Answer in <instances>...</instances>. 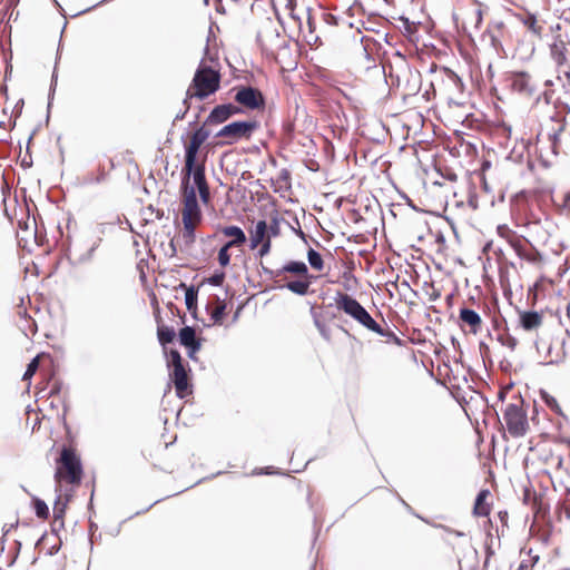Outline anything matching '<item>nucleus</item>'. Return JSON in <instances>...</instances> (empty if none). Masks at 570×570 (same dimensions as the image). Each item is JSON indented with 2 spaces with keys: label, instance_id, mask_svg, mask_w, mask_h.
<instances>
[{
  "label": "nucleus",
  "instance_id": "obj_1",
  "mask_svg": "<svg viewBox=\"0 0 570 570\" xmlns=\"http://www.w3.org/2000/svg\"><path fill=\"white\" fill-rule=\"evenodd\" d=\"M336 307L351 316L358 324L379 335H385L384 330L377 324L370 313L352 296L340 293L335 297Z\"/></svg>",
  "mask_w": 570,
  "mask_h": 570
},
{
  "label": "nucleus",
  "instance_id": "obj_2",
  "mask_svg": "<svg viewBox=\"0 0 570 570\" xmlns=\"http://www.w3.org/2000/svg\"><path fill=\"white\" fill-rule=\"evenodd\" d=\"M503 420L512 438H522L528 433L529 420L521 397H514L512 402L505 404Z\"/></svg>",
  "mask_w": 570,
  "mask_h": 570
},
{
  "label": "nucleus",
  "instance_id": "obj_3",
  "mask_svg": "<svg viewBox=\"0 0 570 570\" xmlns=\"http://www.w3.org/2000/svg\"><path fill=\"white\" fill-rule=\"evenodd\" d=\"M81 475L82 466L80 459L71 449L63 448L60 454V459L57 462V469L55 473L56 482L60 483L62 480H66L71 484L80 483Z\"/></svg>",
  "mask_w": 570,
  "mask_h": 570
},
{
  "label": "nucleus",
  "instance_id": "obj_4",
  "mask_svg": "<svg viewBox=\"0 0 570 570\" xmlns=\"http://www.w3.org/2000/svg\"><path fill=\"white\" fill-rule=\"evenodd\" d=\"M219 88V73L202 62L193 79V87L189 88L188 92L194 89L191 96H196L200 99L214 94Z\"/></svg>",
  "mask_w": 570,
  "mask_h": 570
},
{
  "label": "nucleus",
  "instance_id": "obj_5",
  "mask_svg": "<svg viewBox=\"0 0 570 570\" xmlns=\"http://www.w3.org/2000/svg\"><path fill=\"white\" fill-rule=\"evenodd\" d=\"M181 174V191L186 193L188 188H194L195 190L197 188L202 203L207 205L210 199V191L206 181L204 165H196L195 163L190 173L188 174L187 160H185V166Z\"/></svg>",
  "mask_w": 570,
  "mask_h": 570
},
{
  "label": "nucleus",
  "instance_id": "obj_6",
  "mask_svg": "<svg viewBox=\"0 0 570 570\" xmlns=\"http://www.w3.org/2000/svg\"><path fill=\"white\" fill-rule=\"evenodd\" d=\"M167 365L170 368V379L175 385L178 397L184 399L188 393V375L178 351L171 350L167 355Z\"/></svg>",
  "mask_w": 570,
  "mask_h": 570
},
{
  "label": "nucleus",
  "instance_id": "obj_7",
  "mask_svg": "<svg viewBox=\"0 0 570 570\" xmlns=\"http://www.w3.org/2000/svg\"><path fill=\"white\" fill-rule=\"evenodd\" d=\"M256 127V122L253 121H234L224 126L216 136L219 138H228L227 144H234L242 138L250 137Z\"/></svg>",
  "mask_w": 570,
  "mask_h": 570
},
{
  "label": "nucleus",
  "instance_id": "obj_8",
  "mask_svg": "<svg viewBox=\"0 0 570 570\" xmlns=\"http://www.w3.org/2000/svg\"><path fill=\"white\" fill-rule=\"evenodd\" d=\"M183 223L199 224L202 220V210L194 188H188L186 193H183Z\"/></svg>",
  "mask_w": 570,
  "mask_h": 570
},
{
  "label": "nucleus",
  "instance_id": "obj_9",
  "mask_svg": "<svg viewBox=\"0 0 570 570\" xmlns=\"http://www.w3.org/2000/svg\"><path fill=\"white\" fill-rule=\"evenodd\" d=\"M509 82L513 91L525 97L532 96L537 90V82L528 72L511 73Z\"/></svg>",
  "mask_w": 570,
  "mask_h": 570
},
{
  "label": "nucleus",
  "instance_id": "obj_10",
  "mask_svg": "<svg viewBox=\"0 0 570 570\" xmlns=\"http://www.w3.org/2000/svg\"><path fill=\"white\" fill-rule=\"evenodd\" d=\"M209 137V131L204 127L198 128L191 136L189 144L186 146L185 160H187V171L188 174L194 166L198 150L200 146L207 140Z\"/></svg>",
  "mask_w": 570,
  "mask_h": 570
},
{
  "label": "nucleus",
  "instance_id": "obj_11",
  "mask_svg": "<svg viewBox=\"0 0 570 570\" xmlns=\"http://www.w3.org/2000/svg\"><path fill=\"white\" fill-rule=\"evenodd\" d=\"M550 57L553 60L556 68L570 63V49L568 48V40L562 35L554 37L550 43Z\"/></svg>",
  "mask_w": 570,
  "mask_h": 570
},
{
  "label": "nucleus",
  "instance_id": "obj_12",
  "mask_svg": "<svg viewBox=\"0 0 570 570\" xmlns=\"http://www.w3.org/2000/svg\"><path fill=\"white\" fill-rule=\"evenodd\" d=\"M235 100L249 109H256L263 104L261 92L252 87H244L238 90Z\"/></svg>",
  "mask_w": 570,
  "mask_h": 570
},
{
  "label": "nucleus",
  "instance_id": "obj_13",
  "mask_svg": "<svg viewBox=\"0 0 570 570\" xmlns=\"http://www.w3.org/2000/svg\"><path fill=\"white\" fill-rule=\"evenodd\" d=\"M459 318L462 326L470 327L471 333L476 334L480 332L482 318L475 311L463 307L460 309Z\"/></svg>",
  "mask_w": 570,
  "mask_h": 570
},
{
  "label": "nucleus",
  "instance_id": "obj_14",
  "mask_svg": "<svg viewBox=\"0 0 570 570\" xmlns=\"http://www.w3.org/2000/svg\"><path fill=\"white\" fill-rule=\"evenodd\" d=\"M267 238H271L267 223L265 220H258L249 230V248L256 249L261 243L265 242Z\"/></svg>",
  "mask_w": 570,
  "mask_h": 570
},
{
  "label": "nucleus",
  "instance_id": "obj_15",
  "mask_svg": "<svg viewBox=\"0 0 570 570\" xmlns=\"http://www.w3.org/2000/svg\"><path fill=\"white\" fill-rule=\"evenodd\" d=\"M179 341L181 345L188 348L190 357H194V354L200 350V342L196 338V332L190 326L180 330Z\"/></svg>",
  "mask_w": 570,
  "mask_h": 570
},
{
  "label": "nucleus",
  "instance_id": "obj_16",
  "mask_svg": "<svg viewBox=\"0 0 570 570\" xmlns=\"http://www.w3.org/2000/svg\"><path fill=\"white\" fill-rule=\"evenodd\" d=\"M543 322L542 314L535 311L519 312V324L524 331L538 330Z\"/></svg>",
  "mask_w": 570,
  "mask_h": 570
},
{
  "label": "nucleus",
  "instance_id": "obj_17",
  "mask_svg": "<svg viewBox=\"0 0 570 570\" xmlns=\"http://www.w3.org/2000/svg\"><path fill=\"white\" fill-rule=\"evenodd\" d=\"M238 111H239L238 107H236L232 104L220 105V106L215 107L212 110V112L208 117V121L215 122V124H220V122H224L225 120H227L230 116L237 114Z\"/></svg>",
  "mask_w": 570,
  "mask_h": 570
},
{
  "label": "nucleus",
  "instance_id": "obj_18",
  "mask_svg": "<svg viewBox=\"0 0 570 570\" xmlns=\"http://www.w3.org/2000/svg\"><path fill=\"white\" fill-rule=\"evenodd\" d=\"M222 233L224 236L232 238L227 242V247H238L246 243V235L238 226H226L222 229Z\"/></svg>",
  "mask_w": 570,
  "mask_h": 570
},
{
  "label": "nucleus",
  "instance_id": "obj_19",
  "mask_svg": "<svg viewBox=\"0 0 570 570\" xmlns=\"http://www.w3.org/2000/svg\"><path fill=\"white\" fill-rule=\"evenodd\" d=\"M490 497L489 490H481L476 495L473 514L476 517H488L490 513V504L487 502V499Z\"/></svg>",
  "mask_w": 570,
  "mask_h": 570
},
{
  "label": "nucleus",
  "instance_id": "obj_20",
  "mask_svg": "<svg viewBox=\"0 0 570 570\" xmlns=\"http://www.w3.org/2000/svg\"><path fill=\"white\" fill-rule=\"evenodd\" d=\"M557 80L566 91H570V63L556 68Z\"/></svg>",
  "mask_w": 570,
  "mask_h": 570
},
{
  "label": "nucleus",
  "instance_id": "obj_21",
  "mask_svg": "<svg viewBox=\"0 0 570 570\" xmlns=\"http://www.w3.org/2000/svg\"><path fill=\"white\" fill-rule=\"evenodd\" d=\"M184 229L181 238L186 246H190L195 242V229L198 224L183 223Z\"/></svg>",
  "mask_w": 570,
  "mask_h": 570
},
{
  "label": "nucleus",
  "instance_id": "obj_22",
  "mask_svg": "<svg viewBox=\"0 0 570 570\" xmlns=\"http://www.w3.org/2000/svg\"><path fill=\"white\" fill-rule=\"evenodd\" d=\"M307 261L311 267L315 271L321 272L324 267V262L321 254L313 248L307 252Z\"/></svg>",
  "mask_w": 570,
  "mask_h": 570
},
{
  "label": "nucleus",
  "instance_id": "obj_23",
  "mask_svg": "<svg viewBox=\"0 0 570 570\" xmlns=\"http://www.w3.org/2000/svg\"><path fill=\"white\" fill-rule=\"evenodd\" d=\"M509 242H510L511 246L514 248V250H515V253L518 254L519 257L524 258V259H527L529 262H533L534 261V258L531 257L527 253V249H525L524 245L522 244V242L518 237L513 236Z\"/></svg>",
  "mask_w": 570,
  "mask_h": 570
},
{
  "label": "nucleus",
  "instance_id": "obj_24",
  "mask_svg": "<svg viewBox=\"0 0 570 570\" xmlns=\"http://www.w3.org/2000/svg\"><path fill=\"white\" fill-rule=\"evenodd\" d=\"M282 271L298 275H306L308 269L304 262H289L283 267Z\"/></svg>",
  "mask_w": 570,
  "mask_h": 570
},
{
  "label": "nucleus",
  "instance_id": "obj_25",
  "mask_svg": "<svg viewBox=\"0 0 570 570\" xmlns=\"http://www.w3.org/2000/svg\"><path fill=\"white\" fill-rule=\"evenodd\" d=\"M309 283L306 281H293L286 284V288L297 295H305L308 292Z\"/></svg>",
  "mask_w": 570,
  "mask_h": 570
},
{
  "label": "nucleus",
  "instance_id": "obj_26",
  "mask_svg": "<svg viewBox=\"0 0 570 570\" xmlns=\"http://www.w3.org/2000/svg\"><path fill=\"white\" fill-rule=\"evenodd\" d=\"M175 331L170 327H159L158 328V340L161 345H166L167 343L173 342L175 338Z\"/></svg>",
  "mask_w": 570,
  "mask_h": 570
},
{
  "label": "nucleus",
  "instance_id": "obj_27",
  "mask_svg": "<svg viewBox=\"0 0 570 570\" xmlns=\"http://www.w3.org/2000/svg\"><path fill=\"white\" fill-rule=\"evenodd\" d=\"M185 304L188 311L196 307L197 304V291L194 287H189L185 293Z\"/></svg>",
  "mask_w": 570,
  "mask_h": 570
},
{
  "label": "nucleus",
  "instance_id": "obj_28",
  "mask_svg": "<svg viewBox=\"0 0 570 570\" xmlns=\"http://www.w3.org/2000/svg\"><path fill=\"white\" fill-rule=\"evenodd\" d=\"M230 247H227V243L218 252V263L222 267L229 265L230 255L228 253Z\"/></svg>",
  "mask_w": 570,
  "mask_h": 570
},
{
  "label": "nucleus",
  "instance_id": "obj_29",
  "mask_svg": "<svg viewBox=\"0 0 570 570\" xmlns=\"http://www.w3.org/2000/svg\"><path fill=\"white\" fill-rule=\"evenodd\" d=\"M35 512L37 517L46 519L49 515L48 505L42 500L37 499L35 501Z\"/></svg>",
  "mask_w": 570,
  "mask_h": 570
},
{
  "label": "nucleus",
  "instance_id": "obj_30",
  "mask_svg": "<svg viewBox=\"0 0 570 570\" xmlns=\"http://www.w3.org/2000/svg\"><path fill=\"white\" fill-rule=\"evenodd\" d=\"M541 397L544 401V403L554 412L560 413V406L558 404V401L552 395L548 394L547 392L541 393Z\"/></svg>",
  "mask_w": 570,
  "mask_h": 570
},
{
  "label": "nucleus",
  "instance_id": "obj_31",
  "mask_svg": "<svg viewBox=\"0 0 570 570\" xmlns=\"http://www.w3.org/2000/svg\"><path fill=\"white\" fill-rule=\"evenodd\" d=\"M39 366V357H35L27 366V370L23 374L22 380L28 381L32 377V375L36 373L37 368Z\"/></svg>",
  "mask_w": 570,
  "mask_h": 570
},
{
  "label": "nucleus",
  "instance_id": "obj_32",
  "mask_svg": "<svg viewBox=\"0 0 570 570\" xmlns=\"http://www.w3.org/2000/svg\"><path fill=\"white\" fill-rule=\"evenodd\" d=\"M224 312H225V305L224 304L217 305L214 308V311L212 312V320L215 323H219L223 318Z\"/></svg>",
  "mask_w": 570,
  "mask_h": 570
},
{
  "label": "nucleus",
  "instance_id": "obj_33",
  "mask_svg": "<svg viewBox=\"0 0 570 570\" xmlns=\"http://www.w3.org/2000/svg\"><path fill=\"white\" fill-rule=\"evenodd\" d=\"M224 279H225V273L219 272V273H215L214 275H212L208 278V283L214 286H220L223 284Z\"/></svg>",
  "mask_w": 570,
  "mask_h": 570
},
{
  "label": "nucleus",
  "instance_id": "obj_34",
  "mask_svg": "<svg viewBox=\"0 0 570 570\" xmlns=\"http://www.w3.org/2000/svg\"><path fill=\"white\" fill-rule=\"evenodd\" d=\"M499 341L501 342L502 345L509 347L510 350H514L518 344V341L510 335H508L507 337L500 336Z\"/></svg>",
  "mask_w": 570,
  "mask_h": 570
},
{
  "label": "nucleus",
  "instance_id": "obj_35",
  "mask_svg": "<svg viewBox=\"0 0 570 570\" xmlns=\"http://www.w3.org/2000/svg\"><path fill=\"white\" fill-rule=\"evenodd\" d=\"M259 249H258V256L259 257H264L266 256L269 252H271V246H272V240L271 238H267L265 242L261 243L259 245Z\"/></svg>",
  "mask_w": 570,
  "mask_h": 570
},
{
  "label": "nucleus",
  "instance_id": "obj_36",
  "mask_svg": "<svg viewBox=\"0 0 570 570\" xmlns=\"http://www.w3.org/2000/svg\"><path fill=\"white\" fill-rule=\"evenodd\" d=\"M525 23L533 33L540 35L541 27L538 26L537 20L534 18H530Z\"/></svg>",
  "mask_w": 570,
  "mask_h": 570
},
{
  "label": "nucleus",
  "instance_id": "obj_37",
  "mask_svg": "<svg viewBox=\"0 0 570 570\" xmlns=\"http://www.w3.org/2000/svg\"><path fill=\"white\" fill-rule=\"evenodd\" d=\"M65 511V504L60 503L59 501H57L55 503V507H53V514H55V518L58 519V518H61L62 513Z\"/></svg>",
  "mask_w": 570,
  "mask_h": 570
},
{
  "label": "nucleus",
  "instance_id": "obj_38",
  "mask_svg": "<svg viewBox=\"0 0 570 570\" xmlns=\"http://www.w3.org/2000/svg\"><path fill=\"white\" fill-rule=\"evenodd\" d=\"M471 19L474 21L475 28H479V26L482 22V12L481 10H475L471 17Z\"/></svg>",
  "mask_w": 570,
  "mask_h": 570
},
{
  "label": "nucleus",
  "instance_id": "obj_39",
  "mask_svg": "<svg viewBox=\"0 0 570 570\" xmlns=\"http://www.w3.org/2000/svg\"><path fill=\"white\" fill-rule=\"evenodd\" d=\"M561 128L558 131H554L552 135H549L550 139L552 140V148L556 151L557 142L561 132Z\"/></svg>",
  "mask_w": 570,
  "mask_h": 570
},
{
  "label": "nucleus",
  "instance_id": "obj_40",
  "mask_svg": "<svg viewBox=\"0 0 570 570\" xmlns=\"http://www.w3.org/2000/svg\"><path fill=\"white\" fill-rule=\"evenodd\" d=\"M562 206L567 212L570 213V193L563 195Z\"/></svg>",
  "mask_w": 570,
  "mask_h": 570
},
{
  "label": "nucleus",
  "instance_id": "obj_41",
  "mask_svg": "<svg viewBox=\"0 0 570 570\" xmlns=\"http://www.w3.org/2000/svg\"><path fill=\"white\" fill-rule=\"evenodd\" d=\"M105 178V173H101L100 176L94 178V177H87L86 183L92 184V183H100Z\"/></svg>",
  "mask_w": 570,
  "mask_h": 570
},
{
  "label": "nucleus",
  "instance_id": "obj_42",
  "mask_svg": "<svg viewBox=\"0 0 570 570\" xmlns=\"http://www.w3.org/2000/svg\"><path fill=\"white\" fill-rule=\"evenodd\" d=\"M384 336L389 337V340H393L395 343L400 344V338L393 332L384 331Z\"/></svg>",
  "mask_w": 570,
  "mask_h": 570
},
{
  "label": "nucleus",
  "instance_id": "obj_43",
  "mask_svg": "<svg viewBox=\"0 0 570 570\" xmlns=\"http://www.w3.org/2000/svg\"><path fill=\"white\" fill-rule=\"evenodd\" d=\"M561 514H563L566 519L570 520V504H564L561 508Z\"/></svg>",
  "mask_w": 570,
  "mask_h": 570
},
{
  "label": "nucleus",
  "instance_id": "obj_44",
  "mask_svg": "<svg viewBox=\"0 0 570 570\" xmlns=\"http://www.w3.org/2000/svg\"><path fill=\"white\" fill-rule=\"evenodd\" d=\"M279 178L287 181L288 178H289V173L287 170H282L281 174H279Z\"/></svg>",
  "mask_w": 570,
  "mask_h": 570
},
{
  "label": "nucleus",
  "instance_id": "obj_45",
  "mask_svg": "<svg viewBox=\"0 0 570 570\" xmlns=\"http://www.w3.org/2000/svg\"><path fill=\"white\" fill-rule=\"evenodd\" d=\"M517 570H530V566L527 562L522 561Z\"/></svg>",
  "mask_w": 570,
  "mask_h": 570
},
{
  "label": "nucleus",
  "instance_id": "obj_46",
  "mask_svg": "<svg viewBox=\"0 0 570 570\" xmlns=\"http://www.w3.org/2000/svg\"><path fill=\"white\" fill-rule=\"evenodd\" d=\"M57 85V75L53 72L52 75V81H51V89L53 90V87Z\"/></svg>",
  "mask_w": 570,
  "mask_h": 570
},
{
  "label": "nucleus",
  "instance_id": "obj_47",
  "mask_svg": "<svg viewBox=\"0 0 570 570\" xmlns=\"http://www.w3.org/2000/svg\"><path fill=\"white\" fill-rule=\"evenodd\" d=\"M169 245L171 247L173 254H175L177 252L175 240L173 239Z\"/></svg>",
  "mask_w": 570,
  "mask_h": 570
},
{
  "label": "nucleus",
  "instance_id": "obj_48",
  "mask_svg": "<svg viewBox=\"0 0 570 570\" xmlns=\"http://www.w3.org/2000/svg\"><path fill=\"white\" fill-rule=\"evenodd\" d=\"M320 330H321L322 335H323L326 340H328L330 337H328V334H327V332L325 331V328L320 326Z\"/></svg>",
  "mask_w": 570,
  "mask_h": 570
},
{
  "label": "nucleus",
  "instance_id": "obj_49",
  "mask_svg": "<svg viewBox=\"0 0 570 570\" xmlns=\"http://www.w3.org/2000/svg\"><path fill=\"white\" fill-rule=\"evenodd\" d=\"M567 320L570 323V302L567 304Z\"/></svg>",
  "mask_w": 570,
  "mask_h": 570
},
{
  "label": "nucleus",
  "instance_id": "obj_50",
  "mask_svg": "<svg viewBox=\"0 0 570 570\" xmlns=\"http://www.w3.org/2000/svg\"><path fill=\"white\" fill-rule=\"evenodd\" d=\"M269 229H271V233H272L273 235H276V234H277V232H276V227L274 228V227L272 226Z\"/></svg>",
  "mask_w": 570,
  "mask_h": 570
},
{
  "label": "nucleus",
  "instance_id": "obj_51",
  "mask_svg": "<svg viewBox=\"0 0 570 570\" xmlns=\"http://www.w3.org/2000/svg\"><path fill=\"white\" fill-rule=\"evenodd\" d=\"M502 230H507V232H509V229H508V228L500 226V227H499V232H500V233H502Z\"/></svg>",
  "mask_w": 570,
  "mask_h": 570
},
{
  "label": "nucleus",
  "instance_id": "obj_52",
  "mask_svg": "<svg viewBox=\"0 0 570 570\" xmlns=\"http://www.w3.org/2000/svg\"><path fill=\"white\" fill-rule=\"evenodd\" d=\"M343 95H344L347 99L353 100L352 96H350V95H347V94H345V92H343Z\"/></svg>",
  "mask_w": 570,
  "mask_h": 570
}]
</instances>
